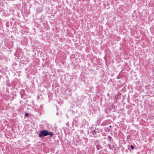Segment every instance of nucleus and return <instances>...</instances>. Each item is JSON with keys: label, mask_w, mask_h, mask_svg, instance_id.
I'll return each instance as SVG.
<instances>
[{"label": "nucleus", "mask_w": 154, "mask_h": 154, "mask_svg": "<svg viewBox=\"0 0 154 154\" xmlns=\"http://www.w3.org/2000/svg\"><path fill=\"white\" fill-rule=\"evenodd\" d=\"M49 135H50L51 137L53 135V134L52 133L49 132L46 130H44L39 131L38 137H42Z\"/></svg>", "instance_id": "nucleus-1"}, {"label": "nucleus", "mask_w": 154, "mask_h": 154, "mask_svg": "<svg viewBox=\"0 0 154 154\" xmlns=\"http://www.w3.org/2000/svg\"><path fill=\"white\" fill-rule=\"evenodd\" d=\"M131 148L132 149H134V147L132 145H131Z\"/></svg>", "instance_id": "nucleus-2"}, {"label": "nucleus", "mask_w": 154, "mask_h": 154, "mask_svg": "<svg viewBox=\"0 0 154 154\" xmlns=\"http://www.w3.org/2000/svg\"><path fill=\"white\" fill-rule=\"evenodd\" d=\"M25 116H29V114H28V113H26L25 114Z\"/></svg>", "instance_id": "nucleus-3"}, {"label": "nucleus", "mask_w": 154, "mask_h": 154, "mask_svg": "<svg viewBox=\"0 0 154 154\" xmlns=\"http://www.w3.org/2000/svg\"><path fill=\"white\" fill-rule=\"evenodd\" d=\"M109 127H111V125H110V126H109Z\"/></svg>", "instance_id": "nucleus-4"}]
</instances>
